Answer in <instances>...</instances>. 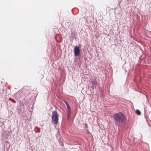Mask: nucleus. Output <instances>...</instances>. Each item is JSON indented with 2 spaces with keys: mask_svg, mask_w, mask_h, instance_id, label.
<instances>
[{
  "mask_svg": "<svg viewBox=\"0 0 151 151\" xmlns=\"http://www.w3.org/2000/svg\"><path fill=\"white\" fill-rule=\"evenodd\" d=\"M113 116L115 121L118 123L123 122L125 119L124 115L121 112L115 113Z\"/></svg>",
  "mask_w": 151,
  "mask_h": 151,
  "instance_id": "obj_1",
  "label": "nucleus"
},
{
  "mask_svg": "<svg viewBox=\"0 0 151 151\" xmlns=\"http://www.w3.org/2000/svg\"><path fill=\"white\" fill-rule=\"evenodd\" d=\"M58 115L56 111H53L52 115V122L55 124H57L58 122Z\"/></svg>",
  "mask_w": 151,
  "mask_h": 151,
  "instance_id": "obj_2",
  "label": "nucleus"
},
{
  "mask_svg": "<svg viewBox=\"0 0 151 151\" xmlns=\"http://www.w3.org/2000/svg\"><path fill=\"white\" fill-rule=\"evenodd\" d=\"M74 53L76 56H78L80 53V49L78 47L76 46L74 48Z\"/></svg>",
  "mask_w": 151,
  "mask_h": 151,
  "instance_id": "obj_3",
  "label": "nucleus"
},
{
  "mask_svg": "<svg viewBox=\"0 0 151 151\" xmlns=\"http://www.w3.org/2000/svg\"><path fill=\"white\" fill-rule=\"evenodd\" d=\"M71 109H68V116L67 118L68 119H69L71 117Z\"/></svg>",
  "mask_w": 151,
  "mask_h": 151,
  "instance_id": "obj_4",
  "label": "nucleus"
},
{
  "mask_svg": "<svg viewBox=\"0 0 151 151\" xmlns=\"http://www.w3.org/2000/svg\"><path fill=\"white\" fill-rule=\"evenodd\" d=\"M136 113L139 115H140L141 114V112L139 110H136Z\"/></svg>",
  "mask_w": 151,
  "mask_h": 151,
  "instance_id": "obj_5",
  "label": "nucleus"
},
{
  "mask_svg": "<svg viewBox=\"0 0 151 151\" xmlns=\"http://www.w3.org/2000/svg\"><path fill=\"white\" fill-rule=\"evenodd\" d=\"M65 104H66L67 106L68 109H71L70 106L68 104L66 101H65Z\"/></svg>",
  "mask_w": 151,
  "mask_h": 151,
  "instance_id": "obj_6",
  "label": "nucleus"
},
{
  "mask_svg": "<svg viewBox=\"0 0 151 151\" xmlns=\"http://www.w3.org/2000/svg\"><path fill=\"white\" fill-rule=\"evenodd\" d=\"M9 99L12 102H13V103H16V101H15L13 99H12L11 98H9Z\"/></svg>",
  "mask_w": 151,
  "mask_h": 151,
  "instance_id": "obj_7",
  "label": "nucleus"
},
{
  "mask_svg": "<svg viewBox=\"0 0 151 151\" xmlns=\"http://www.w3.org/2000/svg\"><path fill=\"white\" fill-rule=\"evenodd\" d=\"M84 126H85V128H86L87 129L88 128V124H87L86 123H85L84 124Z\"/></svg>",
  "mask_w": 151,
  "mask_h": 151,
  "instance_id": "obj_8",
  "label": "nucleus"
},
{
  "mask_svg": "<svg viewBox=\"0 0 151 151\" xmlns=\"http://www.w3.org/2000/svg\"><path fill=\"white\" fill-rule=\"evenodd\" d=\"M57 36L55 37V39H56V41H57Z\"/></svg>",
  "mask_w": 151,
  "mask_h": 151,
  "instance_id": "obj_9",
  "label": "nucleus"
},
{
  "mask_svg": "<svg viewBox=\"0 0 151 151\" xmlns=\"http://www.w3.org/2000/svg\"><path fill=\"white\" fill-rule=\"evenodd\" d=\"M62 39H61L60 40V41H59V42H60L61 41H62Z\"/></svg>",
  "mask_w": 151,
  "mask_h": 151,
  "instance_id": "obj_10",
  "label": "nucleus"
}]
</instances>
